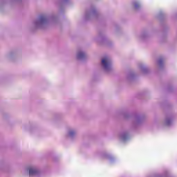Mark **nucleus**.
Segmentation results:
<instances>
[{
    "instance_id": "1",
    "label": "nucleus",
    "mask_w": 177,
    "mask_h": 177,
    "mask_svg": "<svg viewBox=\"0 0 177 177\" xmlns=\"http://www.w3.org/2000/svg\"><path fill=\"white\" fill-rule=\"evenodd\" d=\"M102 64L104 70H109V68L111 66L110 59L108 57H105V58L102 59Z\"/></svg>"
},
{
    "instance_id": "2",
    "label": "nucleus",
    "mask_w": 177,
    "mask_h": 177,
    "mask_svg": "<svg viewBox=\"0 0 177 177\" xmlns=\"http://www.w3.org/2000/svg\"><path fill=\"white\" fill-rule=\"evenodd\" d=\"M38 169L33 168V167H30L29 169V175L30 176H34V175H37L38 174Z\"/></svg>"
},
{
    "instance_id": "3",
    "label": "nucleus",
    "mask_w": 177,
    "mask_h": 177,
    "mask_svg": "<svg viewBox=\"0 0 177 177\" xmlns=\"http://www.w3.org/2000/svg\"><path fill=\"white\" fill-rule=\"evenodd\" d=\"M85 57V54L82 52H80L77 54V59H84Z\"/></svg>"
},
{
    "instance_id": "4",
    "label": "nucleus",
    "mask_w": 177,
    "mask_h": 177,
    "mask_svg": "<svg viewBox=\"0 0 177 177\" xmlns=\"http://www.w3.org/2000/svg\"><path fill=\"white\" fill-rule=\"evenodd\" d=\"M45 20H46V19L45 18L44 16H41L40 17V21L42 23L43 21H45Z\"/></svg>"
},
{
    "instance_id": "5",
    "label": "nucleus",
    "mask_w": 177,
    "mask_h": 177,
    "mask_svg": "<svg viewBox=\"0 0 177 177\" xmlns=\"http://www.w3.org/2000/svg\"><path fill=\"white\" fill-rule=\"evenodd\" d=\"M69 135H70V136H73L74 135H75V131H71L69 132Z\"/></svg>"
},
{
    "instance_id": "6",
    "label": "nucleus",
    "mask_w": 177,
    "mask_h": 177,
    "mask_svg": "<svg viewBox=\"0 0 177 177\" xmlns=\"http://www.w3.org/2000/svg\"><path fill=\"white\" fill-rule=\"evenodd\" d=\"M140 5L138 3H134V8L135 9H138L139 8Z\"/></svg>"
},
{
    "instance_id": "7",
    "label": "nucleus",
    "mask_w": 177,
    "mask_h": 177,
    "mask_svg": "<svg viewBox=\"0 0 177 177\" xmlns=\"http://www.w3.org/2000/svg\"><path fill=\"white\" fill-rule=\"evenodd\" d=\"M158 64H159L160 66H161V64H162V59H160L158 61Z\"/></svg>"
},
{
    "instance_id": "8",
    "label": "nucleus",
    "mask_w": 177,
    "mask_h": 177,
    "mask_svg": "<svg viewBox=\"0 0 177 177\" xmlns=\"http://www.w3.org/2000/svg\"><path fill=\"white\" fill-rule=\"evenodd\" d=\"M167 125H169V122H167Z\"/></svg>"
}]
</instances>
